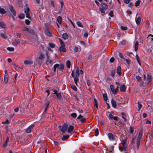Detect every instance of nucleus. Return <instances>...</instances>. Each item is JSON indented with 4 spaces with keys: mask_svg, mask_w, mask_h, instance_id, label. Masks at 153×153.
Instances as JSON below:
<instances>
[{
    "mask_svg": "<svg viewBox=\"0 0 153 153\" xmlns=\"http://www.w3.org/2000/svg\"><path fill=\"white\" fill-rule=\"evenodd\" d=\"M147 80L149 83L151 82L152 80V76L151 75H147Z\"/></svg>",
    "mask_w": 153,
    "mask_h": 153,
    "instance_id": "obj_36",
    "label": "nucleus"
},
{
    "mask_svg": "<svg viewBox=\"0 0 153 153\" xmlns=\"http://www.w3.org/2000/svg\"><path fill=\"white\" fill-rule=\"evenodd\" d=\"M117 73L120 76L121 74V68L120 66L117 67Z\"/></svg>",
    "mask_w": 153,
    "mask_h": 153,
    "instance_id": "obj_20",
    "label": "nucleus"
},
{
    "mask_svg": "<svg viewBox=\"0 0 153 153\" xmlns=\"http://www.w3.org/2000/svg\"><path fill=\"white\" fill-rule=\"evenodd\" d=\"M136 79H137V81L140 83L142 82V79L141 77L138 76H136Z\"/></svg>",
    "mask_w": 153,
    "mask_h": 153,
    "instance_id": "obj_27",
    "label": "nucleus"
},
{
    "mask_svg": "<svg viewBox=\"0 0 153 153\" xmlns=\"http://www.w3.org/2000/svg\"><path fill=\"white\" fill-rule=\"evenodd\" d=\"M127 141V139H125L122 140L121 141V144L123 146H124L125 148H126L127 147V145L126 144V142Z\"/></svg>",
    "mask_w": 153,
    "mask_h": 153,
    "instance_id": "obj_14",
    "label": "nucleus"
},
{
    "mask_svg": "<svg viewBox=\"0 0 153 153\" xmlns=\"http://www.w3.org/2000/svg\"><path fill=\"white\" fill-rule=\"evenodd\" d=\"M136 56H137V61L138 62L139 64L140 65V62L139 61V58L138 56V55L137 54L136 55Z\"/></svg>",
    "mask_w": 153,
    "mask_h": 153,
    "instance_id": "obj_55",
    "label": "nucleus"
},
{
    "mask_svg": "<svg viewBox=\"0 0 153 153\" xmlns=\"http://www.w3.org/2000/svg\"><path fill=\"white\" fill-rule=\"evenodd\" d=\"M56 68H58L61 70H63L64 68V66L62 64H55L53 67V75L55 74Z\"/></svg>",
    "mask_w": 153,
    "mask_h": 153,
    "instance_id": "obj_2",
    "label": "nucleus"
},
{
    "mask_svg": "<svg viewBox=\"0 0 153 153\" xmlns=\"http://www.w3.org/2000/svg\"><path fill=\"white\" fill-rule=\"evenodd\" d=\"M68 128V125L66 124H65L62 126L61 131L63 133H65L67 130Z\"/></svg>",
    "mask_w": 153,
    "mask_h": 153,
    "instance_id": "obj_5",
    "label": "nucleus"
},
{
    "mask_svg": "<svg viewBox=\"0 0 153 153\" xmlns=\"http://www.w3.org/2000/svg\"><path fill=\"white\" fill-rule=\"evenodd\" d=\"M101 6L104 10H106L108 8V5L104 3H102L101 4Z\"/></svg>",
    "mask_w": 153,
    "mask_h": 153,
    "instance_id": "obj_29",
    "label": "nucleus"
},
{
    "mask_svg": "<svg viewBox=\"0 0 153 153\" xmlns=\"http://www.w3.org/2000/svg\"><path fill=\"white\" fill-rule=\"evenodd\" d=\"M45 32L46 35L48 36H51L53 34V33L50 29L46 23L45 24Z\"/></svg>",
    "mask_w": 153,
    "mask_h": 153,
    "instance_id": "obj_1",
    "label": "nucleus"
},
{
    "mask_svg": "<svg viewBox=\"0 0 153 153\" xmlns=\"http://www.w3.org/2000/svg\"><path fill=\"white\" fill-rule=\"evenodd\" d=\"M143 135V132L142 130H140L139 132L138 135L137 140L140 141V139H141Z\"/></svg>",
    "mask_w": 153,
    "mask_h": 153,
    "instance_id": "obj_9",
    "label": "nucleus"
},
{
    "mask_svg": "<svg viewBox=\"0 0 153 153\" xmlns=\"http://www.w3.org/2000/svg\"><path fill=\"white\" fill-rule=\"evenodd\" d=\"M109 16H110L113 17H114L113 13L112 11L111 10L109 13Z\"/></svg>",
    "mask_w": 153,
    "mask_h": 153,
    "instance_id": "obj_47",
    "label": "nucleus"
},
{
    "mask_svg": "<svg viewBox=\"0 0 153 153\" xmlns=\"http://www.w3.org/2000/svg\"><path fill=\"white\" fill-rule=\"evenodd\" d=\"M9 8L10 12H11V14L12 15L15 16L16 15V12L13 9V7L11 6H10L9 7Z\"/></svg>",
    "mask_w": 153,
    "mask_h": 153,
    "instance_id": "obj_7",
    "label": "nucleus"
},
{
    "mask_svg": "<svg viewBox=\"0 0 153 153\" xmlns=\"http://www.w3.org/2000/svg\"><path fill=\"white\" fill-rule=\"evenodd\" d=\"M33 126V125H31L27 128L26 129L25 132L27 133H29L31 132V130Z\"/></svg>",
    "mask_w": 153,
    "mask_h": 153,
    "instance_id": "obj_10",
    "label": "nucleus"
},
{
    "mask_svg": "<svg viewBox=\"0 0 153 153\" xmlns=\"http://www.w3.org/2000/svg\"><path fill=\"white\" fill-rule=\"evenodd\" d=\"M110 89H111L112 92H113L114 90V86L112 85H111L110 86Z\"/></svg>",
    "mask_w": 153,
    "mask_h": 153,
    "instance_id": "obj_53",
    "label": "nucleus"
},
{
    "mask_svg": "<svg viewBox=\"0 0 153 153\" xmlns=\"http://www.w3.org/2000/svg\"><path fill=\"white\" fill-rule=\"evenodd\" d=\"M53 94L56 95L58 99H59L62 96L60 93H58L57 91L56 90H53Z\"/></svg>",
    "mask_w": 153,
    "mask_h": 153,
    "instance_id": "obj_8",
    "label": "nucleus"
},
{
    "mask_svg": "<svg viewBox=\"0 0 153 153\" xmlns=\"http://www.w3.org/2000/svg\"><path fill=\"white\" fill-rule=\"evenodd\" d=\"M30 21L28 19H26L25 21V22L26 25H28L30 24Z\"/></svg>",
    "mask_w": 153,
    "mask_h": 153,
    "instance_id": "obj_62",
    "label": "nucleus"
},
{
    "mask_svg": "<svg viewBox=\"0 0 153 153\" xmlns=\"http://www.w3.org/2000/svg\"><path fill=\"white\" fill-rule=\"evenodd\" d=\"M81 48L80 46L78 47L75 46L74 48V51L75 52H77L81 51Z\"/></svg>",
    "mask_w": 153,
    "mask_h": 153,
    "instance_id": "obj_24",
    "label": "nucleus"
},
{
    "mask_svg": "<svg viewBox=\"0 0 153 153\" xmlns=\"http://www.w3.org/2000/svg\"><path fill=\"white\" fill-rule=\"evenodd\" d=\"M49 45L51 48H53L55 47V45L53 43H49Z\"/></svg>",
    "mask_w": 153,
    "mask_h": 153,
    "instance_id": "obj_57",
    "label": "nucleus"
},
{
    "mask_svg": "<svg viewBox=\"0 0 153 153\" xmlns=\"http://www.w3.org/2000/svg\"><path fill=\"white\" fill-rule=\"evenodd\" d=\"M111 74L112 76H114L115 74V70H113L111 71Z\"/></svg>",
    "mask_w": 153,
    "mask_h": 153,
    "instance_id": "obj_49",
    "label": "nucleus"
},
{
    "mask_svg": "<svg viewBox=\"0 0 153 153\" xmlns=\"http://www.w3.org/2000/svg\"><path fill=\"white\" fill-rule=\"evenodd\" d=\"M71 88L75 91H77V88L74 85H71Z\"/></svg>",
    "mask_w": 153,
    "mask_h": 153,
    "instance_id": "obj_48",
    "label": "nucleus"
},
{
    "mask_svg": "<svg viewBox=\"0 0 153 153\" xmlns=\"http://www.w3.org/2000/svg\"><path fill=\"white\" fill-rule=\"evenodd\" d=\"M68 36L66 33H65L62 35V38L64 39H66L68 38Z\"/></svg>",
    "mask_w": 153,
    "mask_h": 153,
    "instance_id": "obj_30",
    "label": "nucleus"
},
{
    "mask_svg": "<svg viewBox=\"0 0 153 153\" xmlns=\"http://www.w3.org/2000/svg\"><path fill=\"white\" fill-rule=\"evenodd\" d=\"M108 138L111 140H114L115 139V136L114 135L111 133H109L108 134Z\"/></svg>",
    "mask_w": 153,
    "mask_h": 153,
    "instance_id": "obj_6",
    "label": "nucleus"
},
{
    "mask_svg": "<svg viewBox=\"0 0 153 153\" xmlns=\"http://www.w3.org/2000/svg\"><path fill=\"white\" fill-rule=\"evenodd\" d=\"M95 135L97 136L99 134L98 130L97 128H96L95 131Z\"/></svg>",
    "mask_w": 153,
    "mask_h": 153,
    "instance_id": "obj_46",
    "label": "nucleus"
},
{
    "mask_svg": "<svg viewBox=\"0 0 153 153\" xmlns=\"http://www.w3.org/2000/svg\"><path fill=\"white\" fill-rule=\"evenodd\" d=\"M59 50L60 51L65 52L66 51V49L65 48V44H62L61 45V47L59 48Z\"/></svg>",
    "mask_w": 153,
    "mask_h": 153,
    "instance_id": "obj_13",
    "label": "nucleus"
},
{
    "mask_svg": "<svg viewBox=\"0 0 153 153\" xmlns=\"http://www.w3.org/2000/svg\"><path fill=\"white\" fill-rule=\"evenodd\" d=\"M137 14L136 15V18H135V21L136 24L138 25H139L141 21V18L140 17H138L137 18Z\"/></svg>",
    "mask_w": 153,
    "mask_h": 153,
    "instance_id": "obj_17",
    "label": "nucleus"
},
{
    "mask_svg": "<svg viewBox=\"0 0 153 153\" xmlns=\"http://www.w3.org/2000/svg\"><path fill=\"white\" fill-rule=\"evenodd\" d=\"M130 131L131 134L133 133L134 131V130L132 127H130Z\"/></svg>",
    "mask_w": 153,
    "mask_h": 153,
    "instance_id": "obj_63",
    "label": "nucleus"
},
{
    "mask_svg": "<svg viewBox=\"0 0 153 153\" xmlns=\"http://www.w3.org/2000/svg\"><path fill=\"white\" fill-rule=\"evenodd\" d=\"M80 121L82 123L85 122L86 121V120L85 118L82 117L80 120Z\"/></svg>",
    "mask_w": 153,
    "mask_h": 153,
    "instance_id": "obj_52",
    "label": "nucleus"
},
{
    "mask_svg": "<svg viewBox=\"0 0 153 153\" xmlns=\"http://www.w3.org/2000/svg\"><path fill=\"white\" fill-rule=\"evenodd\" d=\"M122 117V118L123 119V120L124 121H126V114L124 112H122L121 113Z\"/></svg>",
    "mask_w": 153,
    "mask_h": 153,
    "instance_id": "obj_25",
    "label": "nucleus"
},
{
    "mask_svg": "<svg viewBox=\"0 0 153 153\" xmlns=\"http://www.w3.org/2000/svg\"><path fill=\"white\" fill-rule=\"evenodd\" d=\"M119 56L122 59H124V57L123 55L121 53H119Z\"/></svg>",
    "mask_w": 153,
    "mask_h": 153,
    "instance_id": "obj_64",
    "label": "nucleus"
},
{
    "mask_svg": "<svg viewBox=\"0 0 153 153\" xmlns=\"http://www.w3.org/2000/svg\"><path fill=\"white\" fill-rule=\"evenodd\" d=\"M71 116L74 118H75L76 117L77 115L76 113H74L71 114Z\"/></svg>",
    "mask_w": 153,
    "mask_h": 153,
    "instance_id": "obj_50",
    "label": "nucleus"
},
{
    "mask_svg": "<svg viewBox=\"0 0 153 153\" xmlns=\"http://www.w3.org/2000/svg\"><path fill=\"white\" fill-rule=\"evenodd\" d=\"M76 24L79 27H83V26L82 25V23L81 22L79 21H77L76 22Z\"/></svg>",
    "mask_w": 153,
    "mask_h": 153,
    "instance_id": "obj_34",
    "label": "nucleus"
},
{
    "mask_svg": "<svg viewBox=\"0 0 153 153\" xmlns=\"http://www.w3.org/2000/svg\"><path fill=\"white\" fill-rule=\"evenodd\" d=\"M24 64L26 65H31L33 64L32 61L28 60H25L24 62Z\"/></svg>",
    "mask_w": 153,
    "mask_h": 153,
    "instance_id": "obj_16",
    "label": "nucleus"
},
{
    "mask_svg": "<svg viewBox=\"0 0 153 153\" xmlns=\"http://www.w3.org/2000/svg\"><path fill=\"white\" fill-rule=\"evenodd\" d=\"M140 2V0H137L135 2V6L136 7L138 6L139 5Z\"/></svg>",
    "mask_w": 153,
    "mask_h": 153,
    "instance_id": "obj_39",
    "label": "nucleus"
},
{
    "mask_svg": "<svg viewBox=\"0 0 153 153\" xmlns=\"http://www.w3.org/2000/svg\"><path fill=\"white\" fill-rule=\"evenodd\" d=\"M121 29L123 30H126L127 29V27L126 26L124 27L123 26H121Z\"/></svg>",
    "mask_w": 153,
    "mask_h": 153,
    "instance_id": "obj_61",
    "label": "nucleus"
},
{
    "mask_svg": "<svg viewBox=\"0 0 153 153\" xmlns=\"http://www.w3.org/2000/svg\"><path fill=\"white\" fill-rule=\"evenodd\" d=\"M20 43V41L19 40H16L15 42H12V44L14 46H17V45Z\"/></svg>",
    "mask_w": 153,
    "mask_h": 153,
    "instance_id": "obj_18",
    "label": "nucleus"
},
{
    "mask_svg": "<svg viewBox=\"0 0 153 153\" xmlns=\"http://www.w3.org/2000/svg\"><path fill=\"white\" fill-rule=\"evenodd\" d=\"M119 150L121 151H126V148H125L124 146L121 147L119 146Z\"/></svg>",
    "mask_w": 153,
    "mask_h": 153,
    "instance_id": "obj_45",
    "label": "nucleus"
},
{
    "mask_svg": "<svg viewBox=\"0 0 153 153\" xmlns=\"http://www.w3.org/2000/svg\"><path fill=\"white\" fill-rule=\"evenodd\" d=\"M79 75V69L78 68H77L76 71L75 77H78Z\"/></svg>",
    "mask_w": 153,
    "mask_h": 153,
    "instance_id": "obj_32",
    "label": "nucleus"
},
{
    "mask_svg": "<svg viewBox=\"0 0 153 153\" xmlns=\"http://www.w3.org/2000/svg\"><path fill=\"white\" fill-rule=\"evenodd\" d=\"M1 123L3 124H9L10 123L9 121L8 120H6L5 121H2L1 122Z\"/></svg>",
    "mask_w": 153,
    "mask_h": 153,
    "instance_id": "obj_38",
    "label": "nucleus"
},
{
    "mask_svg": "<svg viewBox=\"0 0 153 153\" xmlns=\"http://www.w3.org/2000/svg\"><path fill=\"white\" fill-rule=\"evenodd\" d=\"M138 105L137 106V107L138 108V111H139L140 109L142 107V105L141 104V103L139 102H138Z\"/></svg>",
    "mask_w": 153,
    "mask_h": 153,
    "instance_id": "obj_44",
    "label": "nucleus"
},
{
    "mask_svg": "<svg viewBox=\"0 0 153 153\" xmlns=\"http://www.w3.org/2000/svg\"><path fill=\"white\" fill-rule=\"evenodd\" d=\"M5 73L4 79L3 80V82L5 84H7L8 81L9 75L7 73V70L4 71Z\"/></svg>",
    "mask_w": 153,
    "mask_h": 153,
    "instance_id": "obj_3",
    "label": "nucleus"
},
{
    "mask_svg": "<svg viewBox=\"0 0 153 153\" xmlns=\"http://www.w3.org/2000/svg\"><path fill=\"white\" fill-rule=\"evenodd\" d=\"M0 35L1 37L4 39H6L7 38V36L6 35V33L4 31H0Z\"/></svg>",
    "mask_w": 153,
    "mask_h": 153,
    "instance_id": "obj_11",
    "label": "nucleus"
},
{
    "mask_svg": "<svg viewBox=\"0 0 153 153\" xmlns=\"http://www.w3.org/2000/svg\"><path fill=\"white\" fill-rule=\"evenodd\" d=\"M128 64H129L130 63V60L128 59H123Z\"/></svg>",
    "mask_w": 153,
    "mask_h": 153,
    "instance_id": "obj_58",
    "label": "nucleus"
},
{
    "mask_svg": "<svg viewBox=\"0 0 153 153\" xmlns=\"http://www.w3.org/2000/svg\"><path fill=\"white\" fill-rule=\"evenodd\" d=\"M111 103L112 106L114 108H116L117 106V105L115 101L113 99L111 100Z\"/></svg>",
    "mask_w": 153,
    "mask_h": 153,
    "instance_id": "obj_19",
    "label": "nucleus"
},
{
    "mask_svg": "<svg viewBox=\"0 0 153 153\" xmlns=\"http://www.w3.org/2000/svg\"><path fill=\"white\" fill-rule=\"evenodd\" d=\"M94 105L96 108L97 109H98V103L97 101V100L95 99H94Z\"/></svg>",
    "mask_w": 153,
    "mask_h": 153,
    "instance_id": "obj_28",
    "label": "nucleus"
},
{
    "mask_svg": "<svg viewBox=\"0 0 153 153\" xmlns=\"http://www.w3.org/2000/svg\"><path fill=\"white\" fill-rule=\"evenodd\" d=\"M5 13V10L4 8H1L0 7V13L2 14H4Z\"/></svg>",
    "mask_w": 153,
    "mask_h": 153,
    "instance_id": "obj_31",
    "label": "nucleus"
},
{
    "mask_svg": "<svg viewBox=\"0 0 153 153\" xmlns=\"http://www.w3.org/2000/svg\"><path fill=\"white\" fill-rule=\"evenodd\" d=\"M71 65V62L69 60L67 61L66 62V66L68 68H69Z\"/></svg>",
    "mask_w": 153,
    "mask_h": 153,
    "instance_id": "obj_35",
    "label": "nucleus"
},
{
    "mask_svg": "<svg viewBox=\"0 0 153 153\" xmlns=\"http://www.w3.org/2000/svg\"><path fill=\"white\" fill-rule=\"evenodd\" d=\"M47 61L46 62V64L47 65H49L52 63L53 62V60H51L49 59V56H48L47 53Z\"/></svg>",
    "mask_w": 153,
    "mask_h": 153,
    "instance_id": "obj_12",
    "label": "nucleus"
},
{
    "mask_svg": "<svg viewBox=\"0 0 153 153\" xmlns=\"http://www.w3.org/2000/svg\"><path fill=\"white\" fill-rule=\"evenodd\" d=\"M113 115L111 114H110L108 115V117L110 119H112L113 118Z\"/></svg>",
    "mask_w": 153,
    "mask_h": 153,
    "instance_id": "obj_59",
    "label": "nucleus"
},
{
    "mask_svg": "<svg viewBox=\"0 0 153 153\" xmlns=\"http://www.w3.org/2000/svg\"><path fill=\"white\" fill-rule=\"evenodd\" d=\"M62 18L61 16H59L57 17V21L59 24H61L62 23Z\"/></svg>",
    "mask_w": 153,
    "mask_h": 153,
    "instance_id": "obj_33",
    "label": "nucleus"
},
{
    "mask_svg": "<svg viewBox=\"0 0 153 153\" xmlns=\"http://www.w3.org/2000/svg\"><path fill=\"white\" fill-rule=\"evenodd\" d=\"M140 143V141L137 140V149L139 148Z\"/></svg>",
    "mask_w": 153,
    "mask_h": 153,
    "instance_id": "obj_51",
    "label": "nucleus"
},
{
    "mask_svg": "<svg viewBox=\"0 0 153 153\" xmlns=\"http://www.w3.org/2000/svg\"><path fill=\"white\" fill-rule=\"evenodd\" d=\"M25 13L26 14V17L29 19H31V17L30 13H29V9L28 7H27L25 9Z\"/></svg>",
    "mask_w": 153,
    "mask_h": 153,
    "instance_id": "obj_4",
    "label": "nucleus"
},
{
    "mask_svg": "<svg viewBox=\"0 0 153 153\" xmlns=\"http://www.w3.org/2000/svg\"><path fill=\"white\" fill-rule=\"evenodd\" d=\"M126 89V87L125 85H122L120 86V89L121 91L124 92L125 91Z\"/></svg>",
    "mask_w": 153,
    "mask_h": 153,
    "instance_id": "obj_15",
    "label": "nucleus"
},
{
    "mask_svg": "<svg viewBox=\"0 0 153 153\" xmlns=\"http://www.w3.org/2000/svg\"><path fill=\"white\" fill-rule=\"evenodd\" d=\"M69 135H64L62 138V140L65 141L69 137Z\"/></svg>",
    "mask_w": 153,
    "mask_h": 153,
    "instance_id": "obj_37",
    "label": "nucleus"
},
{
    "mask_svg": "<svg viewBox=\"0 0 153 153\" xmlns=\"http://www.w3.org/2000/svg\"><path fill=\"white\" fill-rule=\"evenodd\" d=\"M100 12L102 13H104L105 12V10L104 9L101 8H100Z\"/></svg>",
    "mask_w": 153,
    "mask_h": 153,
    "instance_id": "obj_60",
    "label": "nucleus"
},
{
    "mask_svg": "<svg viewBox=\"0 0 153 153\" xmlns=\"http://www.w3.org/2000/svg\"><path fill=\"white\" fill-rule=\"evenodd\" d=\"M74 82H78L79 80L78 77H74Z\"/></svg>",
    "mask_w": 153,
    "mask_h": 153,
    "instance_id": "obj_54",
    "label": "nucleus"
},
{
    "mask_svg": "<svg viewBox=\"0 0 153 153\" xmlns=\"http://www.w3.org/2000/svg\"><path fill=\"white\" fill-rule=\"evenodd\" d=\"M19 17L21 19H23L25 18V15L23 14H21L19 16Z\"/></svg>",
    "mask_w": 153,
    "mask_h": 153,
    "instance_id": "obj_40",
    "label": "nucleus"
},
{
    "mask_svg": "<svg viewBox=\"0 0 153 153\" xmlns=\"http://www.w3.org/2000/svg\"><path fill=\"white\" fill-rule=\"evenodd\" d=\"M118 88L119 87L117 86V88L115 90L114 89L112 93L115 94H116L119 91Z\"/></svg>",
    "mask_w": 153,
    "mask_h": 153,
    "instance_id": "obj_42",
    "label": "nucleus"
},
{
    "mask_svg": "<svg viewBox=\"0 0 153 153\" xmlns=\"http://www.w3.org/2000/svg\"><path fill=\"white\" fill-rule=\"evenodd\" d=\"M113 150V148L112 147L108 148L107 151L106 152V153H113L112 152Z\"/></svg>",
    "mask_w": 153,
    "mask_h": 153,
    "instance_id": "obj_26",
    "label": "nucleus"
},
{
    "mask_svg": "<svg viewBox=\"0 0 153 153\" xmlns=\"http://www.w3.org/2000/svg\"><path fill=\"white\" fill-rule=\"evenodd\" d=\"M7 49L9 51H14V49L13 48V47H7Z\"/></svg>",
    "mask_w": 153,
    "mask_h": 153,
    "instance_id": "obj_43",
    "label": "nucleus"
},
{
    "mask_svg": "<svg viewBox=\"0 0 153 153\" xmlns=\"http://www.w3.org/2000/svg\"><path fill=\"white\" fill-rule=\"evenodd\" d=\"M44 58V55L42 54L41 53L39 56V59H42Z\"/></svg>",
    "mask_w": 153,
    "mask_h": 153,
    "instance_id": "obj_56",
    "label": "nucleus"
},
{
    "mask_svg": "<svg viewBox=\"0 0 153 153\" xmlns=\"http://www.w3.org/2000/svg\"><path fill=\"white\" fill-rule=\"evenodd\" d=\"M68 132L70 133L74 129V127L73 126L70 125L69 127H68Z\"/></svg>",
    "mask_w": 153,
    "mask_h": 153,
    "instance_id": "obj_21",
    "label": "nucleus"
},
{
    "mask_svg": "<svg viewBox=\"0 0 153 153\" xmlns=\"http://www.w3.org/2000/svg\"><path fill=\"white\" fill-rule=\"evenodd\" d=\"M103 98H104V100L105 101H106L108 99L106 94H103Z\"/></svg>",
    "mask_w": 153,
    "mask_h": 153,
    "instance_id": "obj_41",
    "label": "nucleus"
},
{
    "mask_svg": "<svg viewBox=\"0 0 153 153\" xmlns=\"http://www.w3.org/2000/svg\"><path fill=\"white\" fill-rule=\"evenodd\" d=\"M0 27L2 28H5L6 27V25L3 22H0Z\"/></svg>",
    "mask_w": 153,
    "mask_h": 153,
    "instance_id": "obj_22",
    "label": "nucleus"
},
{
    "mask_svg": "<svg viewBox=\"0 0 153 153\" xmlns=\"http://www.w3.org/2000/svg\"><path fill=\"white\" fill-rule=\"evenodd\" d=\"M139 43L138 41H136L134 45V50L136 51L138 49Z\"/></svg>",
    "mask_w": 153,
    "mask_h": 153,
    "instance_id": "obj_23",
    "label": "nucleus"
}]
</instances>
